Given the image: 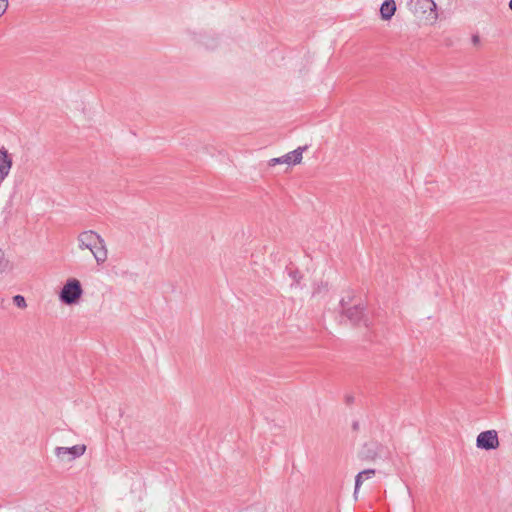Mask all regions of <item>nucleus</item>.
<instances>
[{"label": "nucleus", "mask_w": 512, "mask_h": 512, "mask_svg": "<svg viewBox=\"0 0 512 512\" xmlns=\"http://www.w3.org/2000/svg\"><path fill=\"white\" fill-rule=\"evenodd\" d=\"M12 167V158L5 147H0V174L8 176Z\"/></svg>", "instance_id": "0eeeda50"}, {"label": "nucleus", "mask_w": 512, "mask_h": 512, "mask_svg": "<svg viewBox=\"0 0 512 512\" xmlns=\"http://www.w3.org/2000/svg\"><path fill=\"white\" fill-rule=\"evenodd\" d=\"M352 302L353 295L351 292H349L348 295L343 297L340 301L342 314L350 321L352 325H364L365 327H368L370 324L365 305L361 301L351 305Z\"/></svg>", "instance_id": "f03ea898"}, {"label": "nucleus", "mask_w": 512, "mask_h": 512, "mask_svg": "<svg viewBox=\"0 0 512 512\" xmlns=\"http://www.w3.org/2000/svg\"><path fill=\"white\" fill-rule=\"evenodd\" d=\"M8 8V0H0V17L6 12Z\"/></svg>", "instance_id": "4468645a"}, {"label": "nucleus", "mask_w": 512, "mask_h": 512, "mask_svg": "<svg viewBox=\"0 0 512 512\" xmlns=\"http://www.w3.org/2000/svg\"><path fill=\"white\" fill-rule=\"evenodd\" d=\"M472 40L476 44L479 42V37L477 35H475V36H473Z\"/></svg>", "instance_id": "f3484780"}, {"label": "nucleus", "mask_w": 512, "mask_h": 512, "mask_svg": "<svg viewBox=\"0 0 512 512\" xmlns=\"http://www.w3.org/2000/svg\"><path fill=\"white\" fill-rule=\"evenodd\" d=\"M79 249H88L93 254L98 265H102L108 257V250L104 239L96 232L87 230L81 232L78 237Z\"/></svg>", "instance_id": "f257e3e1"}, {"label": "nucleus", "mask_w": 512, "mask_h": 512, "mask_svg": "<svg viewBox=\"0 0 512 512\" xmlns=\"http://www.w3.org/2000/svg\"><path fill=\"white\" fill-rule=\"evenodd\" d=\"M382 446L377 442L366 443L362 450V457L369 460H374L380 455Z\"/></svg>", "instance_id": "1a4fd4ad"}, {"label": "nucleus", "mask_w": 512, "mask_h": 512, "mask_svg": "<svg viewBox=\"0 0 512 512\" xmlns=\"http://www.w3.org/2000/svg\"><path fill=\"white\" fill-rule=\"evenodd\" d=\"M308 148L307 145L305 146H300L298 147L297 149L281 156V157H278V158H272L269 160L268 164L269 166H275L277 164H288V165H291V164H300L301 161H302V158H303V152L306 151Z\"/></svg>", "instance_id": "20e7f679"}, {"label": "nucleus", "mask_w": 512, "mask_h": 512, "mask_svg": "<svg viewBox=\"0 0 512 512\" xmlns=\"http://www.w3.org/2000/svg\"><path fill=\"white\" fill-rule=\"evenodd\" d=\"M476 446L484 450H493L499 446L498 434L495 430L481 432L476 439Z\"/></svg>", "instance_id": "39448f33"}, {"label": "nucleus", "mask_w": 512, "mask_h": 512, "mask_svg": "<svg viewBox=\"0 0 512 512\" xmlns=\"http://www.w3.org/2000/svg\"><path fill=\"white\" fill-rule=\"evenodd\" d=\"M374 474H375V470L374 469H366L364 471L359 472L356 475V477H355V490H354V494H357L360 486L363 483V480L372 477Z\"/></svg>", "instance_id": "9b49d317"}, {"label": "nucleus", "mask_w": 512, "mask_h": 512, "mask_svg": "<svg viewBox=\"0 0 512 512\" xmlns=\"http://www.w3.org/2000/svg\"><path fill=\"white\" fill-rule=\"evenodd\" d=\"M13 303L21 308V309H24L27 307V304H26V300L25 298L22 296V295H16L13 297Z\"/></svg>", "instance_id": "f8f14e48"}, {"label": "nucleus", "mask_w": 512, "mask_h": 512, "mask_svg": "<svg viewBox=\"0 0 512 512\" xmlns=\"http://www.w3.org/2000/svg\"><path fill=\"white\" fill-rule=\"evenodd\" d=\"M86 451L85 445H74L72 447H56L55 454L57 457L61 458L64 455H70L69 460H74L80 456H82Z\"/></svg>", "instance_id": "423d86ee"}, {"label": "nucleus", "mask_w": 512, "mask_h": 512, "mask_svg": "<svg viewBox=\"0 0 512 512\" xmlns=\"http://www.w3.org/2000/svg\"><path fill=\"white\" fill-rule=\"evenodd\" d=\"M353 400H354L353 396H350V395L346 396V403H347V404L352 403V402H353Z\"/></svg>", "instance_id": "dca6fc26"}, {"label": "nucleus", "mask_w": 512, "mask_h": 512, "mask_svg": "<svg viewBox=\"0 0 512 512\" xmlns=\"http://www.w3.org/2000/svg\"><path fill=\"white\" fill-rule=\"evenodd\" d=\"M415 9L416 11H420L421 13H433V19H437V5L433 0H416L415 1Z\"/></svg>", "instance_id": "6e6552de"}, {"label": "nucleus", "mask_w": 512, "mask_h": 512, "mask_svg": "<svg viewBox=\"0 0 512 512\" xmlns=\"http://www.w3.org/2000/svg\"><path fill=\"white\" fill-rule=\"evenodd\" d=\"M358 427H359L358 422H354V423H353V429H354V430H357V429H358Z\"/></svg>", "instance_id": "a211bd4d"}, {"label": "nucleus", "mask_w": 512, "mask_h": 512, "mask_svg": "<svg viewBox=\"0 0 512 512\" xmlns=\"http://www.w3.org/2000/svg\"><path fill=\"white\" fill-rule=\"evenodd\" d=\"M8 268V261L4 257V252L0 248V273L4 272Z\"/></svg>", "instance_id": "ddd939ff"}, {"label": "nucleus", "mask_w": 512, "mask_h": 512, "mask_svg": "<svg viewBox=\"0 0 512 512\" xmlns=\"http://www.w3.org/2000/svg\"><path fill=\"white\" fill-rule=\"evenodd\" d=\"M396 11L394 0H385L380 7V14L383 20H390Z\"/></svg>", "instance_id": "9d476101"}, {"label": "nucleus", "mask_w": 512, "mask_h": 512, "mask_svg": "<svg viewBox=\"0 0 512 512\" xmlns=\"http://www.w3.org/2000/svg\"><path fill=\"white\" fill-rule=\"evenodd\" d=\"M509 8L512 10V0L509 2Z\"/></svg>", "instance_id": "6ab92c4d"}, {"label": "nucleus", "mask_w": 512, "mask_h": 512, "mask_svg": "<svg viewBox=\"0 0 512 512\" xmlns=\"http://www.w3.org/2000/svg\"><path fill=\"white\" fill-rule=\"evenodd\" d=\"M83 294L81 283L76 278H70L66 281L60 291L59 298L66 305L76 304Z\"/></svg>", "instance_id": "7ed1b4c3"}, {"label": "nucleus", "mask_w": 512, "mask_h": 512, "mask_svg": "<svg viewBox=\"0 0 512 512\" xmlns=\"http://www.w3.org/2000/svg\"><path fill=\"white\" fill-rule=\"evenodd\" d=\"M290 276L298 282V272L297 271H291Z\"/></svg>", "instance_id": "2eb2a0df"}]
</instances>
